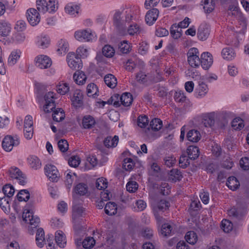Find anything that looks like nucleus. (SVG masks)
I'll use <instances>...</instances> for the list:
<instances>
[{"label": "nucleus", "mask_w": 249, "mask_h": 249, "mask_svg": "<svg viewBox=\"0 0 249 249\" xmlns=\"http://www.w3.org/2000/svg\"><path fill=\"white\" fill-rule=\"evenodd\" d=\"M149 73L146 74L142 71H140L137 73L136 78L137 81L142 84H144L147 82H149Z\"/></svg>", "instance_id": "37998d69"}, {"label": "nucleus", "mask_w": 249, "mask_h": 249, "mask_svg": "<svg viewBox=\"0 0 249 249\" xmlns=\"http://www.w3.org/2000/svg\"><path fill=\"white\" fill-rule=\"evenodd\" d=\"M226 185L230 189L234 191L238 188L240 183L235 177L231 176L228 178Z\"/></svg>", "instance_id": "72a5a7b5"}, {"label": "nucleus", "mask_w": 249, "mask_h": 249, "mask_svg": "<svg viewBox=\"0 0 249 249\" xmlns=\"http://www.w3.org/2000/svg\"><path fill=\"white\" fill-rule=\"evenodd\" d=\"M107 180L103 178H99L96 180V187L98 190H104L107 188Z\"/></svg>", "instance_id": "052dcab7"}, {"label": "nucleus", "mask_w": 249, "mask_h": 249, "mask_svg": "<svg viewBox=\"0 0 249 249\" xmlns=\"http://www.w3.org/2000/svg\"><path fill=\"white\" fill-rule=\"evenodd\" d=\"M120 51L123 53H127L130 51V46L126 41H124L119 45Z\"/></svg>", "instance_id": "338daca9"}, {"label": "nucleus", "mask_w": 249, "mask_h": 249, "mask_svg": "<svg viewBox=\"0 0 249 249\" xmlns=\"http://www.w3.org/2000/svg\"><path fill=\"white\" fill-rule=\"evenodd\" d=\"M231 126L235 130H240L243 128L244 125L242 120L239 118H236L232 121Z\"/></svg>", "instance_id": "680f3d73"}, {"label": "nucleus", "mask_w": 249, "mask_h": 249, "mask_svg": "<svg viewBox=\"0 0 249 249\" xmlns=\"http://www.w3.org/2000/svg\"><path fill=\"white\" fill-rule=\"evenodd\" d=\"M210 29L208 25L201 24L197 30V37L201 40H205L210 35Z\"/></svg>", "instance_id": "2eb2a0df"}, {"label": "nucleus", "mask_w": 249, "mask_h": 249, "mask_svg": "<svg viewBox=\"0 0 249 249\" xmlns=\"http://www.w3.org/2000/svg\"><path fill=\"white\" fill-rule=\"evenodd\" d=\"M164 164L168 167H172L176 163V158L173 156H165L163 158Z\"/></svg>", "instance_id": "e2e57ef3"}, {"label": "nucleus", "mask_w": 249, "mask_h": 249, "mask_svg": "<svg viewBox=\"0 0 249 249\" xmlns=\"http://www.w3.org/2000/svg\"><path fill=\"white\" fill-rule=\"evenodd\" d=\"M73 79L78 85L84 84L87 79L85 73L82 71H76L73 74Z\"/></svg>", "instance_id": "f704fd0d"}, {"label": "nucleus", "mask_w": 249, "mask_h": 249, "mask_svg": "<svg viewBox=\"0 0 249 249\" xmlns=\"http://www.w3.org/2000/svg\"><path fill=\"white\" fill-rule=\"evenodd\" d=\"M52 64L51 59L47 55H40L36 57V65L40 69H47Z\"/></svg>", "instance_id": "ddd939ff"}, {"label": "nucleus", "mask_w": 249, "mask_h": 249, "mask_svg": "<svg viewBox=\"0 0 249 249\" xmlns=\"http://www.w3.org/2000/svg\"><path fill=\"white\" fill-rule=\"evenodd\" d=\"M231 0L233 4L230 5L229 7L228 10V15L229 16L233 17L237 19L244 22L245 21V18L237 6L238 2L237 0Z\"/></svg>", "instance_id": "423d86ee"}, {"label": "nucleus", "mask_w": 249, "mask_h": 249, "mask_svg": "<svg viewBox=\"0 0 249 249\" xmlns=\"http://www.w3.org/2000/svg\"><path fill=\"white\" fill-rule=\"evenodd\" d=\"M74 37L76 39L79 41L89 42L94 39L95 36L94 33L88 29L76 31L74 33Z\"/></svg>", "instance_id": "20e7f679"}, {"label": "nucleus", "mask_w": 249, "mask_h": 249, "mask_svg": "<svg viewBox=\"0 0 249 249\" xmlns=\"http://www.w3.org/2000/svg\"><path fill=\"white\" fill-rule=\"evenodd\" d=\"M219 0H205L203 8L206 13H210L214 9L215 4Z\"/></svg>", "instance_id": "c9c22d12"}, {"label": "nucleus", "mask_w": 249, "mask_h": 249, "mask_svg": "<svg viewBox=\"0 0 249 249\" xmlns=\"http://www.w3.org/2000/svg\"><path fill=\"white\" fill-rule=\"evenodd\" d=\"M149 82L153 83H158L163 80L161 74L159 72L155 74L149 73Z\"/></svg>", "instance_id": "0e129e2a"}, {"label": "nucleus", "mask_w": 249, "mask_h": 249, "mask_svg": "<svg viewBox=\"0 0 249 249\" xmlns=\"http://www.w3.org/2000/svg\"><path fill=\"white\" fill-rule=\"evenodd\" d=\"M58 147L59 149L62 152H65L67 151L69 148V144L68 142L64 139H61L58 142Z\"/></svg>", "instance_id": "774afa93"}, {"label": "nucleus", "mask_w": 249, "mask_h": 249, "mask_svg": "<svg viewBox=\"0 0 249 249\" xmlns=\"http://www.w3.org/2000/svg\"><path fill=\"white\" fill-rule=\"evenodd\" d=\"M126 190L130 193L136 192L138 188V184L135 181H129L126 185Z\"/></svg>", "instance_id": "69168bd1"}, {"label": "nucleus", "mask_w": 249, "mask_h": 249, "mask_svg": "<svg viewBox=\"0 0 249 249\" xmlns=\"http://www.w3.org/2000/svg\"><path fill=\"white\" fill-rule=\"evenodd\" d=\"M102 53L105 57L111 58L115 54V50L111 46L106 45L102 48Z\"/></svg>", "instance_id": "79ce46f5"}, {"label": "nucleus", "mask_w": 249, "mask_h": 249, "mask_svg": "<svg viewBox=\"0 0 249 249\" xmlns=\"http://www.w3.org/2000/svg\"><path fill=\"white\" fill-rule=\"evenodd\" d=\"M201 137L199 132L195 129L190 130L187 134V140L193 142H198Z\"/></svg>", "instance_id": "bb28decb"}, {"label": "nucleus", "mask_w": 249, "mask_h": 249, "mask_svg": "<svg viewBox=\"0 0 249 249\" xmlns=\"http://www.w3.org/2000/svg\"><path fill=\"white\" fill-rule=\"evenodd\" d=\"M94 118L90 115L85 116L82 120V125L84 128L89 129L95 124Z\"/></svg>", "instance_id": "cd10ccee"}, {"label": "nucleus", "mask_w": 249, "mask_h": 249, "mask_svg": "<svg viewBox=\"0 0 249 249\" xmlns=\"http://www.w3.org/2000/svg\"><path fill=\"white\" fill-rule=\"evenodd\" d=\"M17 198L19 201H27L30 198V194L27 190H20L18 195Z\"/></svg>", "instance_id": "6e6d98bb"}, {"label": "nucleus", "mask_w": 249, "mask_h": 249, "mask_svg": "<svg viewBox=\"0 0 249 249\" xmlns=\"http://www.w3.org/2000/svg\"><path fill=\"white\" fill-rule=\"evenodd\" d=\"M10 177L16 179L18 184L24 185L27 183V178L19 169L16 167H12L9 170Z\"/></svg>", "instance_id": "7ed1b4c3"}, {"label": "nucleus", "mask_w": 249, "mask_h": 249, "mask_svg": "<svg viewBox=\"0 0 249 249\" xmlns=\"http://www.w3.org/2000/svg\"><path fill=\"white\" fill-rule=\"evenodd\" d=\"M83 94L79 89H75L71 99L73 105L77 107L82 104Z\"/></svg>", "instance_id": "aec40b11"}, {"label": "nucleus", "mask_w": 249, "mask_h": 249, "mask_svg": "<svg viewBox=\"0 0 249 249\" xmlns=\"http://www.w3.org/2000/svg\"><path fill=\"white\" fill-rule=\"evenodd\" d=\"M22 216L23 220L26 222H29L33 228L36 227L40 222L39 218L36 216H34L33 213L29 210H27L26 212H24Z\"/></svg>", "instance_id": "f8f14e48"}, {"label": "nucleus", "mask_w": 249, "mask_h": 249, "mask_svg": "<svg viewBox=\"0 0 249 249\" xmlns=\"http://www.w3.org/2000/svg\"><path fill=\"white\" fill-rule=\"evenodd\" d=\"M173 228L171 225L168 223L162 225L161 233L163 236H168L172 234Z\"/></svg>", "instance_id": "09e8293b"}, {"label": "nucleus", "mask_w": 249, "mask_h": 249, "mask_svg": "<svg viewBox=\"0 0 249 249\" xmlns=\"http://www.w3.org/2000/svg\"><path fill=\"white\" fill-rule=\"evenodd\" d=\"M27 160L30 166L33 169L37 170L41 167V162L40 160L36 156H30L28 158Z\"/></svg>", "instance_id": "4be33fe9"}, {"label": "nucleus", "mask_w": 249, "mask_h": 249, "mask_svg": "<svg viewBox=\"0 0 249 249\" xmlns=\"http://www.w3.org/2000/svg\"><path fill=\"white\" fill-rule=\"evenodd\" d=\"M65 9L67 13L74 17L79 15L80 12V6L72 3L67 5Z\"/></svg>", "instance_id": "b1692460"}, {"label": "nucleus", "mask_w": 249, "mask_h": 249, "mask_svg": "<svg viewBox=\"0 0 249 249\" xmlns=\"http://www.w3.org/2000/svg\"><path fill=\"white\" fill-rule=\"evenodd\" d=\"M107 104L113 105L115 107H118L121 105L120 95L118 94H114L107 101Z\"/></svg>", "instance_id": "4d7b16f0"}, {"label": "nucleus", "mask_w": 249, "mask_h": 249, "mask_svg": "<svg viewBox=\"0 0 249 249\" xmlns=\"http://www.w3.org/2000/svg\"><path fill=\"white\" fill-rule=\"evenodd\" d=\"M98 91V88L93 83L89 84L87 88V95L88 96H93L96 95Z\"/></svg>", "instance_id": "bf43d9fd"}, {"label": "nucleus", "mask_w": 249, "mask_h": 249, "mask_svg": "<svg viewBox=\"0 0 249 249\" xmlns=\"http://www.w3.org/2000/svg\"><path fill=\"white\" fill-rule=\"evenodd\" d=\"M169 178L174 182L181 180L182 176L181 172L177 169H172L169 173Z\"/></svg>", "instance_id": "ea45409f"}, {"label": "nucleus", "mask_w": 249, "mask_h": 249, "mask_svg": "<svg viewBox=\"0 0 249 249\" xmlns=\"http://www.w3.org/2000/svg\"><path fill=\"white\" fill-rule=\"evenodd\" d=\"M50 44V40L47 36H41L38 37V40L37 41V45L41 48L44 49L47 48Z\"/></svg>", "instance_id": "de8ad7c7"}, {"label": "nucleus", "mask_w": 249, "mask_h": 249, "mask_svg": "<svg viewBox=\"0 0 249 249\" xmlns=\"http://www.w3.org/2000/svg\"><path fill=\"white\" fill-rule=\"evenodd\" d=\"M187 152L188 158L190 160H194L199 155V150L197 146H189L187 149Z\"/></svg>", "instance_id": "7c9ffc66"}, {"label": "nucleus", "mask_w": 249, "mask_h": 249, "mask_svg": "<svg viewBox=\"0 0 249 249\" xmlns=\"http://www.w3.org/2000/svg\"><path fill=\"white\" fill-rule=\"evenodd\" d=\"M150 126L154 131H158L162 126V121L158 118H154L150 122Z\"/></svg>", "instance_id": "8fccbe9b"}, {"label": "nucleus", "mask_w": 249, "mask_h": 249, "mask_svg": "<svg viewBox=\"0 0 249 249\" xmlns=\"http://www.w3.org/2000/svg\"><path fill=\"white\" fill-rule=\"evenodd\" d=\"M186 241L189 244L194 245L197 240L196 234L193 231H190L187 232L185 236Z\"/></svg>", "instance_id": "c03bdc74"}, {"label": "nucleus", "mask_w": 249, "mask_h": 249, "mask_svg": "<svg viewBox=\"0 0 249 249\" xmlns=\"http://www.w3.org/2000/svg\"><path fill=\"white\" fill-rule=\"evenodd\" d=\"M2 192L5 196H6L7 197L10 198L13 196L15 192V189L12 185L7 184L3 187Z\"/></svg>", "instance_id": "5fc2aeb1"}, {"label": "nucleus", "mask_w": 249, "mask_h": 249, "mask_svg": "<svg viewBox=\"0 0 249 249\" xmlns=\"http://www.w3.org/2000/svg\"><path fill=\"white\" fill-rule=\"evenodd\" d=\"M159 16V11L157 8H153L149 10L145 16V20L149 25H153L158 19Z\"/></svg>", "instance_id": "4468645a"}, {"label": "nucleus", "mask_w": 249, "mask_h": 249, "mask_svg": "<svg viewBox=\"0 0 249 249\" xmlns=\"http://www.w3.org/2000/svg\"><path fill=\"white\" fill-rule=\"evenodd\" d=\"M221 55L223 58L227 61L233 60L236 56V53L233 49L230 47H226L222 50Z\"/></svg>", "instance_id": "a211bd4d"}, {"label": "nucleus", "mask_w": 249, "mask_h": 249, "mask_svg": "<svg viewBox=\"0 0 249 249\" xmlns=\"http://www.w3.org/2000/svg\"><path fill=\"white\" fill-rule=\"evenodd\" d=\"M154 212L162 211L168 209L170 206L169 202L164 199H161L159 201L155 202L152 204Z\"/></svg>", "instance_id": "dca6fc26"}, {"label": "nucleus", "mask_w": 249, "mask_h": 249, "mask_svg": "<svg viewBox=\"0 0 249 249\" xmlns=\"http://www.w3.org/2000/svg\"><path fill=\"white\" fill-rule=\"evenodd\" d=\"M55 241L60 248H64L66 244V237L64 232L61 231H57L55 234Z\"/></svg>", "instance_id": "a878e982"}, {"label": "nucleus", "mask_w": 249, "mask_h": 249, "mask_svg": "<svg viewBox=\"0 0 249 249\" xmlns=\"http://www.w3.org/2000/svg\"><path fill=\"white\" fill-rule=\"evenodd\" d=\"M19 143V140L17 137L14 138L10 135H7L2 141V146L5 151L9 152L12 150L14 146L18 145Z\"/></svg>", "instance_id": "0eeeda50"}, {"label": "nucleus", "mask_w": 249, "mask_h": 249, "mask_svg": "<svg viewBox=\"0 0 249 249\" xmlns=\"http://www.w3.org/2000/svg\"><path fill=\"white\" fill-rule=\"evenodd\" d=\"M26 17L29 23L32 26L36 25L40 21L39 13L35 8H30L26 12Z\"/></svg>", "instance_id": "6e6552de"}, {"label": "nucleus", "mask_w": 249, "mask_h": 249, "mask_svg": "<svg viewBox=\"0 0 249 249\" xmlns=\"http://www.w3.org/2000/svg\"><path fill=\"white\" fill-rule=\"evenodd\" d=\"M84 215V210L83 208L79 205H75L72 207V219L73 223V228L75 231L79 232L82 230L83 227L81 226L82 221V217Z\"/></svg>", "instance_id": "f257e3e1"}, {"label": "nucleus", "mask_w": 249, "mask_h": 249, "mask_svg": "<svg viewBox=\"0 0 249 249\" xmlns=\"http://www.w3.org/2000/svg\"><path fill=\"white\" fill-rule=\"evenodd\" d=\"M122 12L119 10L116 11L113 16L114 25L119 29L125 26L124 20L122 18Z\"/></svg>", "instance_id": "6ab92c4d"}, {"label": "nucleus", "mask_w": 249, "mask_h": 249, "mask_svg": "<svg viewBox=\"0 0 249 249\" xmlns=\"http://www.w3.org/2000/svg\"><path fill=\"white\" fill-rule=\"evenodd\" d=\"M187 61L189 65L193 68H198L200 65V58L199 53L196 48L190 49L187 53Z\"/></svg>", "instance_id": "f03ea898"}, {"label": "nucleus", "mask_w": 249, "mask_h": 249, "mask_svg": "<svg viewBox=\"0 0 249 249\" xmlns=\"http://www.w3.org/2000/svg\"><path fill=\"white\" fill-rule=\"evenodd\" d=\"M143 29L136 23L130 25L127 29V33L130 36H134L140 34Z\"/></svg>", "instance_id": "58836bf2"}, {"label": "nucleus", "mask_w": 249, "mask_h": 249, "mask_svg": "<svg viewBox=\"0 0 249 249\" xmlns=\"http://www.w3.org/2000/svg\"><path fill=\"white\" fill-rule=\"evenodd\" d=\"M67 62L69 66L73 70H77L82 66L81 60L76 56L74 53H70L67 56Z\"/></svg>", "instance_id": "9d476101"}, {"label": "nucleus", "mask_w": 249, "mask_h": 249, "mask_svg": "<svg viewBox=\"0 0 249 249\" xmlns=\"http://www.w3.org/2000/svg\"><path fill=\"white\" fill-rule=\"evenodd\" d=\"M120 100L121 105L124 107H129L132 103L133 97L131 93L125 92L120 96Z\"/></svg>", "instance_id": "c85d7f7f"}, {"label": "nucleus", "mask_w": 249, "mask_h": 249, "mask_svg": "<svg viewBox=\"0 0 249 249\" xmlns=\"http://www.w3.org/2000/svg\"><path fill=\"white\" fill-rule=\"evenodd\" d=\"M11 24L6 21H1L0 22V35L3 37L9 36L11 32Z\"/></svg>", "instance_id": "5701e85b"}, {"label": "nucleus", "mask_w": 249, "mask_h": 249, "mask_svg": "<svg viewBox=\"0 0 249 249\" xmlns=\"http://www.w3.org/2000/svg\"><path fill=\"white\" fill-rule=\"evenodd\" d=\"M214 114L213 113H209L203 116L202 120V124L206 127H211L214 123Z\"/></svg>", "instance_id": "393cba45"}, {"label": "nucleus", "mask_w": 249, "mask_h": 249, "mask_svg": "<svg viewBox=\"0 0 249 249\" xmlns=\"http://www.w3.org/2000/svg\"><path fill=\"white\" fill-rule=\"evenodd\" d=\"M221 228L225 232H229L233 229L232 223L227 219L223 220L221 222Z\"/></svg>", "instance_id": "864d4df0"}, {"label": "nucleus", "mask_w": 249, "mask_h": 249, "mask_svg": "<svg viewBox=\"0 0 249 249\" xmlns=\"http://www.w3.org/2000/svg\"><path fill=\"white\" fill-rule=\"evenodd\" d=\"M213 63L212 55L209 52H204L201 54L200 65L204 70H208Z\"/></svg>", "instance_id": "9b49d317"}, {"label": "nucleus", "mask_w": 249, "mask_h": 249, "mask_svg": "<svg viewBox=\"0 0 249 249\" xmlns=\"http://www.w3.org/2000/svg\"><path fill=\"white\" fill-rule=\"evenodd\" d=\"M135 165L133 160L129 158H125L123 160V167L126 171H130Z\"/></svg>", "instance_id": "3c124183"}, {"label": "nucleus", "mask_w": 249, "mask_h": 249, "mask_svg": "<svg viewBox=\"0 0 249 249\" xmlns=\"http://www.w3.org/2000/svg\"><path fill=\"white\" fill-rule=\"evenodd\" d=\"M36 8L37 10L42 13L47 12V3L46 0H36Z\"/></svg>", "instance_id": "a18cd8bd"}, {"label": "nucleus", "mask_w": 249, "mask_h": 249, "mask_svg": "<svg viewBox=\"0 0 249 249\" xmlns=\"http://www.w3.org/2000/svg\"><path fill=\"white\" fill-rule=\"evenodd\" d=\"M68 43L65 40L61 39L59 41L57 52L61 54H65L68 51Z\"/></svg>", "instance_id": "a19ab883"}, {"label": "nucleus", "mask_w": 249, "mask_h": 249, "mask_svg": "<svg viewBox=\"0 0 249 249\" xmlns=\"http://www.w3.org/2000/svg\"><path fill=\"white\" fill-rule=\"evenodd\" d=\"M55 95V93L52 91L47 92L44 95L45 104L44 110L45 112H50L53 110V109L55 108V100L56 98Z\"/></svg>", "instance_id": "39448f33"}, {"label": "nucleus", "mask_w": 249, "mask_h": 249, "mask_svg": "<svg viewBox=\"0 0 249 249\" xmlns=\"http://www.w3.org/2000/svg\"><path fill=\"white\" fill-rule=\"evenodd\" d=\"M119 137L115 135L114 137L107 136L104 141V144L107 148L115 147L118 143Z\"/></svg>", "instance_id": "412c9836"}, {"label": "nucleus", "mask_w": 249, "mask_h": 249, "mask_svg": "<svg viewBox=\"0 0 249 249\" xmlns=\"http://www.w3.org/2000/svg\"><path fill=\"white\" fill-rule=\"evenodd\" d=\"M74 191L76 194L83 196L88 192V186L87 184L85 183H79L75 186Z\"/></svg>", "instance_id": "49530a36"}, {"label": "nucleus", "mask_w": 249, "mask_h": 249, "mask_svg": "<svg viewBox=\"0 0 249 249\" xmlns=\"http://www.w3.org/2000/svg\"><path fill=\"white\" fill-rule=\"evenodd\" d=\"M65 117L64 110L61 108H57L53 110V120L57 122L62 121Z\"/></svg>", "instance_id": "4c0bfd02"}, {"label": "nucleus", "mask_w": 249, "mask_h": 249, "mask_svg": "<svg viewBox=\"0 0 249 249\" xmlns=\"http://www.w3.org/2000/svg\"><path fill=\"white\" fill-rule=\"evenodd\" d=\"M116 204L113 202H107L105 207V213L108 215H114L117 213Z\"/></svg>", "instance_id": "473e14b6"}, {"label": "nucleus", "mask_w": 249, "mask_h": 249, "mask_svg": "<svg viewBox=\"0 0 249 249\" xmlns=\"http://www.w3.org/2000/svg\"><path fill=\"white\" fill-rule=\"evenodd\" d=\"M45 173L49 179L53 182H57L59 178V172L56 167L52 164L46 165Z\"/></svg>", "instance_id": "1a4fd4ad"}, {"label": "nucleus", "mask_w": 249, "mask_h": 249, "mask_svg": "<svg viewBox=\"0 0 249 249\" xmlns=\"http://www.w3.org/2000/svg\"><path fill=\"white\" fill-rule=\"evenodd\" d=\"M95 241L93 237H88L84 239L82 242L83 247L85 249H89L95 245Z\"/></svg>", "instance_id": "13d9d810"}, {"label": "nucleus", "mask_w": 249, "mask_h": 249, "mask_svg": "<svg viewBox=\"0 0 249 249\" xmlns=\"http://www.w3.org/2000/svg\"><path fill=\"white\" fill-rule=\"evenodd\" d=\"M45 233L43 229L42 228L38 229L36 233V243L38 247L42 248L44 245Z\"/></svg>", "instance_id": "c756f323"}, {"label": "nucleus", "mask_w": 249, "mask_h": 249, "mask_svg": "<svg viewBox=\"0 0 249 249\" xmlns=\"http://www.w3.org/2000/svg\"><path fill=\"white\" fill-rule=\"evenodd\" d=\"M20 52L18 50L14 51L11 52L8 59V64L9 66H12L14 65L19 58Z\"/></svg>", "instance_id": "e433bc0d"}, {"label": "nucleus", "mask_w": 249, "mask_h": 249, "mask_svg": "<svg viewBox=\"0 0 249 249\" xmlns=\"http://www.w3.org/2000/svg\"><path fill=\"white\" fill-rule=\"evenodd\" d=\"M104 81L106 84L111 89L114 88L117 84L116 78L111 74L106 75L104 77Z\"/></svg>", "instance_id": "2f4dec72"}, {"label": "nucleus", "mask_w": 249, "mask_h": 249, "mask_svg": "<svg viewBox=\"0 0 249 249\" xmlns=\"http://www.w3.org/2000/svg\"><path fill=\"white\" fill-rule=\"evenodd\" d=\"M56 90L60 94L64 95L69 91L70 87L68 84L62 83L56 86Z\"/></svg>", "instance_id": "603ef678"}, {"label": "nucleus", "mask_w": 249, "mask_h": 249, "mask_svg": "<svg viewBox=\"0 0 249 249\" xmlns=\"http://www.w3.org/2000/svg\"><path fill=\"white\" fill-rule=\"evenodd\" d=\"M208 88L207 85L202 81L198 82V85L196 89V96L200 98L204 96L208 92Z\"/></svg>", "instance_id": "f3484780"}]
</instances>
